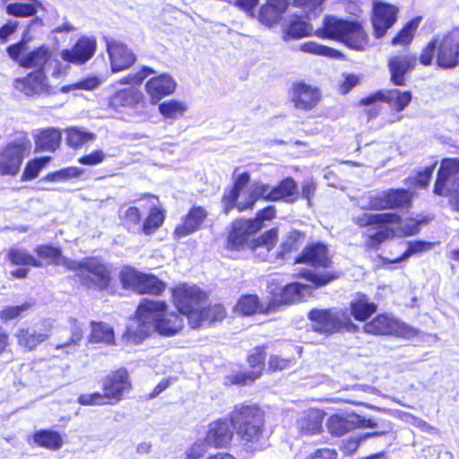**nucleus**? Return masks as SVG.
<instances>
[{"label":"nucleus","instance_id":"1","mask_svg":"<svg viewBox=\"0 0 459 459\" xmlns=\"http://www.w3.org/2000/svg\"><path fill=\"white\" fill-rule=\"evenodd\" d=\"M234 430L239 445L247 453L254 454L269 446L265 412L256 403H238L227 418L212 421L208 425L204 442L215 449L228 448L233 440Z\"/></svg>","mask_w":459,"mask_h":459},{"label":"nucleus","instance_id":"2","mask_svg":"<svg viewBox=\"0 0 459 459\" xmlns=\"http://www.w3.org/2000/svg\"><path fill=\"white\" fill-rule=\"evenodd\" d=\"M256 232H258L257 230L254 229L247 219L234 220L225 242L226 249L230 251L248 249L261 261L267 260L269 253L273 250L278 241V230L271 228L257 237H252Z\"/></svg>","mask_w":459,"mask_h":459},{"label":"nucleus","instance_id":"3","mask_svg":"<svg viewBox=\"0 0 459 459\" xmlns=\"http://www.w3.org/2000/svg\"><path fill=\"white\" fill-rule=\"evenodd\" d=\"M419 62L423 66L433 64L437 68L449 70L459 65V26L441 37L435 36L422 48Z\"/></svg>","mask_w":459,"mask_h":459},{"label":"nucleus","instance_id":"4","mask_svg":"<svg viewBox=\"0 0 459 459\" xmlns=\"http://www.w3.org/2000/svg\"><path fill=\"white\" fill-rule=\"evenodd\" d=\"M183 327L182 315L169 311L166 301L145 299V337L150 330L162 336H174Z\"/></svg>","mask_w":459,"mask_h":459},{"label":"nucleus","instance_id":"5","mask_svg":"<svg viewBox=\"0 0 459 459\" xmlns=\"http://www.w3.org/2000/svg\"><path fill=\"white\" fill-rule=\"evenodd\" d=\"M307 319L311 322L312 331L325 336L357 329L346 309L312 308L307 313Z\"/></svg>","mask_w":459,"mask_h":459},{"label":"nucleus","instance_id":"6","mask_svg":"<svg viewBox=\"0 0 459 459\" xmlns=\"http://www.w3.org/2000/svg\"><path fill=\"white\" fill-rule=\"evenodd\" d=\"M71 267L81 283L88 288L110 292L112 290V269L108 264L96 257H86L74 261Z\"/></svg>","mask_w":459,"mask_h":459},{"label":"nucleus","instance_id":"7","mask_svg":"<svg viewBox=\"0 0 459 459\" xmlns=\"http://www.w3.org/2000/svg\"><path fill=\"white\" fill-rule=\"evenodd\" d=\"M209 299V293L195 284L178 283L171 289V302L177 311L185 316L188 325L198 307Z\"/></svg>","mask_w":459,"mask_h":459},{"label":"nucleus","instance_id":"8","mask_svg":"<svg viewBox=\"0 0 459 459\" xmlns=\"http://www.w3.org/2000/svg\"><path fill=\"white\" fill-rule=\"evenodd\" d=\"M363 331L376 336H395L411 338L418 334V331L399 320L392 314L380 313L366 322Z\"/></svg>","mask_w":459,"mask_h":459},{"label":"nucleus","instance_id":"9","mask_svg":"<svg viewBox=\"0 0 459 459\" xmlns=\"http://www.w3.org/2000/svg\"><path fill=\"white\" fill-rule=\"evenodd\" d=\"M255 196H252L246 207L254 208L260 199L269 202L284 201L293 203L299 198V186L292 177H286L280 180L275 186L261 183L254 191Z\"/></svg>","mask_w":459,"mask_h":459},{"label":"nucleus","instance_id":"10","mask_svg":"<svg viewBox=\"0 0 459 459\" xmlns=\"http://www.w3.org/2000/svg\"><path fill=\"white\" fill-rule=\"evenodd\" d=\"M306 289L305 284L296 281L284 286L271 282L268 285V298L265 304L268 314L277 311L283 306L301 301Z\"/></svg>","mask_w":459,"mask_h":459},{"label":"nucleus","instance_id":"11","mask_svg":"<svg viewBox=\"0 0 459 459\" xmlns=\"http://www.w3.org/2000/svg\"><path fill=\"white\" fill-rule=\"evenodd\" d=\"M250 180V174L247 171L240 173L234 178L231 187L221 196L224 213L228 214L233 209H237L238 212H244L246 211H251L254 209L247 208L246 206L250 202L251 197L254 195L255 196L254 191L255 187L261 183H255L250 191H248L245 200L242 202H238L241 191L249 184Z\"/></svg>","mask_w":459,"mask_h":459},{"label":"nucleus","instance_id":"12","mask_svg":"<svg viewBox=\"0 0 459 459\" xmlns=\"http://www.w3.org/2000/svg\"><path fill=\"white\" fill-rule=\"evenodd\" d=\"M413 193L405 188H389L377 193L369 199L371 209L403 210L410 209L412 205Z\"/></svg>","mask_w":459,"mask_h":459},{"label":"nucleus","instance_id":"13","mask_svg":"<svg viewBox=\"0 0 459 459\" xmlns=\"http://www.w3.org/2000/svg\"><path fill=\"white\" fill-rule=\"evenodd\" d=\"M399 8L394 4L375 1L372 4L370 22L375 39H381L397 22Z\"/></svg>","mask_w":459,"mask_h":459},{"label":"nucleus","instance_id":"14","mask_svg":"<svg viewBox=\"0 0 459 459\" xmlns=\"http://www.w3.org/2000/svg\"><path fill=\"white\" fill-rule=\"evenodd\" d=\"M294 264H306L315 268H330L333 264L328 246L322 241L307 243L294 257Z\"/></svg>","mask_w":459,"mask_h":459},{"label":"nucleus","instance_id":"15","mask_svg":"<svg viewBox=\"0 0 459 459\" xmlns=\"http://www.w3.org/2000/svg\"><path fill=\"white\" fill-rule=\"evenodd\" d=\"M208 219V212L204 206L193 205L181 218V221L173 230L174 239H181L203 229Z\"/></svg>","mask_w":459,"mask_h":459},{"label":"nucleus","instance_id":"16","mask_svg":"<svg viewBox=\"0 0 459 459\" xmlns=\"http://www.w3.org/2000/svg\"><path fill=\"white\" fill-rule=\"evenodd\" d=\"M290 100L297 109L309 111L320 101L321 94L316 87L304 81L293 82L290 91Z\"/></svg>","mask_w":459,"mask_h":459},{"label":"nucleus","instance_id":"17","mask_svg":"<svg viewBox=\"0 0 459 459\" xmlns=\"http://www.w3.org/2000/svg\"><path fill=\"white\" fill-rule=\"evenodd\" d=\"M97 40L94 37L82 36L72 48L61 50V58L74 65H83L95 54Z\"/></svg>","mask_w":459,"mask_h":459},{"label":"nucleus","instance_id":"18","mask_svg":"<svg viewBox=\"0 0 459 459\" xmlns=\"http://www.w3.org/2000/svg\"><path fill=\"white\" fill-rule=\"evenodd\" d=\"M107 51L113 73L131 67L135 62V55L125 43L114 39H107Z\"/></svg>","mask_w":459,"mask_h":459},{"label":"nucleus","instance_id":"19","mask_svg":"<svg viewBox=\"0 0 459 459\" xmlns=\"http://www.w3.org/2000/svg\"><path fill=\"white\" fill-rule=\"evenodd\" d=\"M459 174V159L444 158L437 173L433 192L439 196H446L452 192L449 183L454 182Z\"/></svg>","mask_w":459,"mask_h":459},{"label":"nucleus","instance_id":"20","mask_svg":"<svg viewBox=\"0 0 459 459\" xmlns=\"http://www.w3.org/2000/svg\"><path fill=\"white\" fill-rule=\"evenodd\" d=\"M418 59L413 54L392 56L387 62L390 82L395 86L406 85V74L414 70Z\"/></svg>","mask_w":459,"mask_h":459},{"label":"nucleus","instance_id":"21","mask_svg":"<svg viewBox=\"0 0 459 459\" xmlns=\"http://www.w3.org/2000/svg\"><path fill=\"white\" fill-rule=\"evenodd\" d=\"M340 42L350 49L363 51L369 46V36L361 22L347 20Z\"/></svg>","mask_w":459,"mask_h":459},{"label":"nucleus","instance_id":"22","mask_svg":"<svg viewBox=\"0 0 459 459\" xmlns=\"http://www.w3.org/2000/svg\"><path fill=\"white\" fill-rule=\"evenodd\" d=\"M130 387L131 384L126 370L120 369L108 376L103 384V395L107 403L121 400Z\"/></svg>","mask_w":459,"mask_h":459},{"label":"nucleus","instance_id":"23","mask_svg":"<svg viewBox=\"0 0 459 459\" xmlns=\"http://www.w3.org/2000/svg\"><path fill=\"white\" fill-rule=\"evenodd\" d=\"M177 88L176 80L169 74L150 78L145 82V90L151 97L153 104L158 103L161 99L174 93Z\"/></svg>","mask_w":459,"mask_h":459},{"label":"nucleus","instance_id":"24","mask_svg":"<svg viewBox=\"0 0 459 459\" xmlns=\"http://www.w3.org/2000/svg\"><path fill=\"white\" fill-rule=\"evenodd\" d=\"M23 144L12 143L0 154V171L4 175H16L20 170L24 156Z\"/></svg>","mask_w":459,"mask_h":459},{"label":"nucleus","instance_id":"25","mask_svg":"<svg viewBox=\"0 0 459 459\" xmlns=\"http://www.w3.org/2000/svg\"><path fill=\"white\" fill-rule=\"evenodd\" d=\"M227 309L222 303H210L207 306L198 307L189 326L193 329L201 327L204 323L209 325L220 323L227 317Z\"/></svg>","mask_w":459,"mask_h":459},{"label":"nucleus","instance_id":"26","mask_svg":"<svg viewBox=\"0 0 459 459\" xmlns=\"http://www.w3.org/2000/svg\"><path fill=\"white\" fill-rule=\"evenodd\" d=\"M14 87L27 96L40 95L49 91L47 77L41 70L34 71L24 78L16 79Z\"/></svg>","mask_w":459,"mask_h":459},{"label":"nucleus","instance_id":"27","mask_svg":"<svg viewBox=\"0 0 459 459\" xmlns=\"http://www.w3.org/2000/svg\"><path fill=\"white\" fill-rule=\"evenodd\" d=\"M289 7L288 0H265L260 6L257 19L268 27L278 23Z\"/></svg>","mask_w":459,"mask_h":459},{"label":"nucleus","instance_id":"28","mask_svg":"<svg viewBox=\"0 0 459 459\" xmlns=\"http://www.w3.org/2000/svg\"><path fill=\"white\" fill-rule=\"evenodd\" d=\"M14 336L19 346L27 351H33L48 338V333L34 325L18 328Z\"/></svg>","mask_w":459,"mask_h":459},{"label":"nucleus","instance_id":"29","mask_svg":"<svg viewBox=\"0 0 459 459\" xmlns=\"http://www.w3.org/2000/svg\"><path fill=\"white\" fill-rule=\"evenodd\" d=\"M145 199L152 203L145 216V235L155 233L164 223L166 209L161 205L157 196L145 193Z\"/></svg>","mask_w":459,"mask_h":459},{"label":"nucleus","instance_id":"30","mask_svg":"<svg viewBox=\"0 0 459 459\" xmlns=\"http://www.w3.org/2000/svg\"><path fill=\"white\" fill-rule=\"evenodd\" d=\"M353 222L359 228L366 227H382L384 225H399L402 222V217L397 213H361L353 218Z\"/></svg>","mask_w":459,"mask_h":459},{"label":"nucleus","instance_id":"31","mask_svg":"<svg viewBox=\"0 0 459 459\" xmlns=\"http://www.w3.org/2000/svg\"><path fill=\"white\" fill-rule=\"evenodd\" d=\"M377 310V305L369 300L367 294L357 292L355 298L350 302V316L356 321L366 322Z\"/></svg>","mask_w":459,"mask_h":459},{"label":"nucleus","instance_id":"32","mask_svg":"<svg viewBox=\"0 0 459 459\" xmlns=\"http://www.w3.org/2000/svg\"><path fill=\"white\" fill-rule=\"evenodd\" d=\"M347 19L325 15L322 24L315 31V35L323 39H333L340 42Z\"/></svg>","mask_w":459,"mask_h":459},{"label":"nucleus","instance_id":"33","mask_svg":"<svg viewBox=\"0 0 459 459\" xmlns=\"http://www.w3.org/2000/svg\"><path fill=\"white\" fill-rule=\"evenodd\" d=\"M234 312L242 316H251L256 314H268L266 306L264 305L256 294L241 295L233 308Z\"/></svg>","mask_w":459,"mask_h":459},{"label":"nucleus","instance_id":"34","mask_svg":"<svg viewBox=\"0 0 459 459\" xmlns=\"http://www.w3.org/2000/svg\"><path fill=\"white\" fill-rule=\"evenodd\" d=\"M306 238V233L299 230L289 231L283 238L276 251L275 257L281 260H287L296 253Z\"/></svg>","mask_w":459,"mask_h":459},{"label":"nucleus","instance_id":"35","mask_svg":"<svg viewBox=\"0 0 459 459\" xmlns=\"http://www.w3.org/2000/svg\"><path fill=\"white\" fill-rule=\"evenodd\" d=\"M51 63V51L47 46H41L26 53V55L22 56L20 59L21 66L26 68H37L43 72Z\"/></svg>","mask_w":459,"mask_h":459},{"label":"nucleus","instance_id":"36","mask_svg":"<svg viewBox=\"0 0 459 459\" xmlns=\"http://www.w3.org/2000/svg\"><path fill=\"white\" fill-rule=\"evenodd\" d=\"M143 303L140 302L134 317L129 318L126 325L125 340L127 344L139 345L143 341Z\"/></svg>","mask_w":459,"mask_h":459},{"label":"nucleus","instance_id":"37","mask_svg":"<svg viewBox=\"0 0 459 459\" xmlns=\"http://www.w3.org/2000/svg\"><path fill=\"white\" fill-rule=\"evenodd\" d=\"M119 281L125 290L134 291L138 294L143 293V275L134 267L125 265L118 274Z\"/></svg>","mask_w":459,"mask_h":459},{"label":"nucleus","instance_id":"38","mask_svg":"<svg viewBox=\"0 0 459 459\" xmlns=\"http://www.w3.org/2000/svg\"><path fill=\"white\" fill-rule=\"evenodd\" d=\"M70 338L68 341L56 344V350L65 354H73L78 351L80 342L83 336V324L75 318L69 320Z\"/></svg>","mask_w":459,"mask_h":459},{"label":"nucleus","instance_id":"39","mask_svg":"<svg viewBox=\"0 0 459 459\" xmlns=\"http://www.w3.org/2000/svg\"><path fill=\"white\" fill-rule=\"evenodd\" d=\"M324 416L317 410H309L299 420V432L302 435L311 436L321 433L323 430Z\"/></svg>","mask_w":459,"mask_h":459},{"label":"nucleus","instance_id":"40","mask_svg":"<svg viewBox=\"0 0 459 459\" xmlns=\"http://www.w3.org/2000/svg\"><path fill=\"white\" fill-rule=\"evenodd\" d=\"M88 342L90 343L113 344L115 342L114 329L107 323L92 321Z\"/></svg>","mask_w":459,"mask_h":459},{"label":"nucleus","instance_id":"41","mask_svg":"<svg viewBox=\"0 0 459 459\" xmlns=\"http://www.w3.org/2000/svg\"><path fill=\"white\" fill-rule=\"evenodd\" d=\"M61 138V133L56 129L43 130L36 136V151L55 152L60 145Z\"/></svg>","mask_w":459,"mask_h":459},{"label":"nucleus","instance_id":"42","mask_svg":"<svg viewBox=\"0 0 459 459\" xmlns=\"http://www.w3.org/2000/svg\"><path fill=\"white\" fill-rule=\"evenodd\" d=\"M421 20V16H415L407 22H405L403 26L393 37V39H391V44L393 46H409L415 37V32Z\"/></svg>","mask_w":459,"mask_h":459},{"label":"nucleus","instance_id":"43","mask_svg":"<svg viewBox=\"0 0 459 459\" xmlns=\"http://www.w3.org/2000/svg\"><path fill=\"white\" fill-rule=\"evenodd\" d=\"M38 255L48 261V264L62 265L67 270H71L72 264L74 260L68 259L62 255L61 251L50 246H39L36 249Z\"/></svg>","mask_w":459,"mask_h":459},{"label":"nucleus","instance_id":"44","mask_svg":"<svg viewBox=\"0 0 459 459\" xmlns=\"http://www.w3.org/2000/svg\"><path fill=\"white\" fill-rule=\"evenodd\" d=\"M300 50L305 53L333 59L344 58V55L340 50L312 40L302 43L300 45Z\"/></svg>","mask_w":459,"mask_h":459},{"label":"nucleus","instance_id":"45","mask_svg":"<svg viewBox=\"0 0 459 459\" xmlns=\"http://www.w3.org/2000/svg\"><path fill=\"white\" fill-rule=\"evenodd\" d=\"M186 110V103L176 99H169L159 104V111L164 119L176 120L182 117Z\"/></svg>","mask_w":459,"mask_h":459},{"label":"nucleus","instance_id":"46","mask_svg":"<svg viewBox=\"0 0 459 459\" xmlns=\"http://www.w3.org/2000/svg\"><path fill=\"white\" fill-rule=\"evenodd\" d=\"M267 344H261L255 346L247 356V362L251 371L259 374V378L262 377L265 370V359L267 356Z\"/></svg>","mask_w":459,"mask_h":459},{"label":"nucleus","instance_id":"47","mask_svg":"<svg viewBox=\"0 0 459 459\" xmlns=\"http://www.w3.org/2000/svg\"><path fill=\"white\" fill-rule=\"evenodd\" d=\"M16 1L6 4V13L16 17H29L37 13L40 3L38 0Z\"/></svg>","mask_w":459,"mask_h":459},{"label":"nucleus","instance_id":"48","mask_svg":"<svg viewBox=\"0 0 459 459\" xmlns=\"http://www.w3.org/2000/svg\"><path fill=\"white\" fill-rule=\"evenodd\" d=\"M385 95L389 101H385L395 111L404 110L411 102L412 94L411 91H401L399 89L385 90Z\"/></svg>","mask_w":459,"mask_h":459},{"label":"nucleus","instance_id":"49","mask_svg":"<svg viewBox=\"0 0 459 459\" xmlns=\"http://www.w3.org/2000/svg\"><path fill=\"white\" fill-rule=\"evenodd\" d=\"M34 442L39 446L50 450H57L63 446L61 435L56 431L41 430L34 435Z\"/></svg>","mask_w":459,"mask_h":459},{"label":"nucleus","instance_id":"50","mask_svg":"<svg viewBox=\"0 0 459 459\" xmlns=\"http://www.w3.org/2000/svg\"><path fill=\"white\" fill-rule=\"evenodd\" d=\"M327 429L332 436L341 437L353 430L355 424L342 416L333 414L327 420Z\"/></svg>","mask_w":459,"mask_h":459},{"label":"nucleus","instance_id":"51","mask_svg":"<svg viewBox=\"0 0 459 459\" xmlns=\"http://www.w3.org/2000/svg\"><path fill=\"white\" fill-rule=\"evenodd\" d=\"M84 172V169L77 167H67L57 171L48 173L40 181L62 183L70 179L80 178Z\"/></svg>","mask_w":459,"mask_h":459},{"label":"nucleus","instance_id":"52","mask_svg":"<svg viewBox=\"0 0 459 459\" xmlns=\"http://www.w3.org/2000/svg\"><path fill=\"white\" fill-rule=\"evenodd\" d=\"M96 135L82 128L71 127L66 130V142L72 148H79L94 141Z\"/></svg>","mask_w":459,"mask_h":459},{"label":"nucleus","instance_id":"53","mask_svg":"<svg viewBox=\"0 0 459 459\" xmlns=\"http://www.w3.org/2000/svg\"><path fill=\"white\" fill-rule=\"evenodd\" d=\"M142 93L140 91L130 88L117 91L112 98L114 106L133 107L140 101Z\"/></svg>","mask_w":459,"mask_h":459},{"label":"nucleus","instance_id":"54","mask_svg":"<svg viewBox=\"0 0 459 459\" xmlns=\"http://www.w3.org/2000/svg\"><path fill=\"white\" fill-rule=\"evenodd\" d=\"M297 363L294 355L272 354L268 359V371L274 373L292 368Z\"/></svg>","mask_w":459,"mask_h":459},{"label":"nucleus","instance_id":"55","mask_svg":"<svg viewBox=\"0 0 459 459\" xmlns=\"http://www.w3.org/2000/svg\"><path fill=\"white\" fill-rule=\"evenodd\" d=\"M50 160V157H40L29 160L22 175V180L30 181L36 178Z\"/></svg>","mask_w":459,"mask_h":459},{"label":"nucleus","instance_id":"56","mask_svg":"<svg viewBox=\"0 0 459 459\" xmlns=\"http://www.w3.org/2000/svg\"><path fill=\"white\" fill-rule=\"evenodd\" d=\"M434 244L425 240H414L408 242L406 250L398 257L389 261L391 264L400 263L410 256L430 250Z\"/></svg>","mask_w":459,"mask_h":459},{"label":"nucleus","instance_id":"57","mask_svg":"<svg viewBox=\"0 0 459 459\" xmlns=\"http://www.w3.org/2000/svg\"><path fill=\"white\" fill-rule=\"evenodd\" d=\"M259 378V374L251 370L237 371L225 377V385H247Z\"/></svg>","mask_w":459,"mask_h":459},{"label":"nucleus","instance_id":"58","mask_svg":"<svg viewBox=\"0 0 459 459\" xmlns=\"http://www.w3.org/2000/svg\"><path fill=\"white\" fill-rule=\"evenodd\" d=\"M101 83L102 80L100 77L91 75L82 78L76 82L62 86L61 91L67 93L75 90L92 91L98 88Z\"/></svg>","mask_w":459,"mask_h":459},{"label":"nucleus","instance_id":"59","mask_svg":"<svg viewBox=\"0 0 459 459\" xmlns=\"http://www.w3.org/2000/svg\"><path fill=\"white\" fill-rule=\"evenodd\" d=\"M310 25L301 20H294L290 22L285 31L287 39H299L310 35Z\"/></svg>","mask_w":459,"mask_h":459},{"label":"nucleus","instance_id":"60","mask_svg":"<svg viewBox=\"0 0 459 459\" xmlns=\"http://www.w3.org/2000/svg\"><path fill=\"white\" fill-rule=\"evenodd\" d=\"M8 257L13 264L17 265L42 266L40 261L35 259L24 249H12L8 254Z\"/></svg>","mask_w":459,"mask_h":459},{"label":"nucleus","instance_id":"61","mask_svg":"<svg viewBox=\"0 0 459 459\" xmlns=\"http://www.w3.org/2000/svg\"><path fill=\"white\" fill-rule=\"evenodd\" d=\"M304 277L306 280L311 282L313 287L320 288L338 279L340 277V273L333 272H327L324 273L307 272L304 274Z\"/></svg>","mask_w":459,"mask_h":459},{"label":"nucleus","instance_id":"62","mask_svg":"<svg viewBox=\"0 0 459 459\" xmlns=\"http://www.w3.org/2000/svg\"><path fill=\"white\" fill-rule=\"evenodd\" d=\"M374 229L378 230L375 233L369 235L367 239V246L370 248H377L382 243L389 238H392L394 234V230L389 228L388 225L375 227Z\"/></svg>","mask_w":459,"mask_h":459},{"label":"nucleus","instance_id":"63","mask_svg":"<svg viewBox=\"0 0 459 459\" xmlns=\"http://www.w3.org/2000/svg\"><path fill=\"white\" fill-rule=\"evenodd\" d=\"M31 302H24L22 305L7 306L0 310V319L8 322L15 319L32 307Z\"/></svg>","mask_w":459,"mask_h":459},{"label":"nucleus","instance_id":"64","mask_svg":"<svg viewBox=\"0 0 459 459\" xmlns=\"http://www.w3.org/2000/svg\"><path fill=\"white\" fill-rule=\"evenodd\" d=\"M276 216V210L273 205H268L259 210L254 218H248L247 221L254 226L255 230L259 231L264 227V221H271Z\"/></svg>","mask_w":459,"mask_h":459}]
</instances>
